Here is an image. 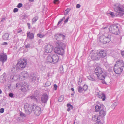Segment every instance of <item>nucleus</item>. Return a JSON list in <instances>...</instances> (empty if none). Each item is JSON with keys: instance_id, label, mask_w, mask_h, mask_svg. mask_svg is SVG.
Listing matches in <instances>:
<instances>
[{"instance_id": "nucleus-5", "label": "nucleus", "mask_w": 124, "mask_h": 124, "mask_svg": "<svg viewBox=\"0 0 124 124\" xmlns=\"http://www.w3.org/2000/svg\"><path fill=\"white\" fill-rule=\"evenodd\" d=\"M32 107L30 104L28 103L25 104L24 106V110L25 113L29 114L32 112Z\"/></svg>"}, {"instance_id": "nucleus-49", "label": "nucleus", "mask_w": 124, "mask_h": 124, "mask_svg": "<svg viewBox=\"0 0 124 124\" xmlns=\"http://www.w3.org/2000/svg\"><path fill=\"white\" fill-rule=\"evenodd\" d=\"M27 25L28 26V27L29 29H30L31 28V25L29 23H27Z\"/></svg>"}, {"instance_id": "nucleus-35", "label": "nucleus", "mask_w": 124, "mask_h": 124, "mask_svg": "<svg viewBox=\"0 0 124 124\" xmlns=\"http://www.w3.org/2000/svg\"><path fill=\"white\" fill-rule=\"evenodd\" d=\"M37 36L40 38H42L43 37L44 35H43L41 34H37Z\"/></svg>"}, {"instance_id": "nucleus-61", "label": "nucleus", "mask_w": 124, "mask_h": 124, "mask_svg": "<svg viewBox=\"0 0 124 124\" xmlns=\"http://www.w3.org/2000/svg\"><path fill=\"white\" fill-rule=\"evenodd\" d=\"M2 92L1 90L0 89V94H1L2 93Z\"/></svg>"}, {"instance_id": "nucleus-17", "label": "nucleus", "mask_w": 124, "mask_h": 124, "mask_svg": "<svg viewBox=\"0 0 124 124\" xmlns=\"http://www.w3.org/2000/svg\"><path fill=\"white\" fill-rule=\"evenodd\" d=\"M98 97L101 98L102 99V100L104 101L106 99V97L104 94L101 92H99L98 94Z\"/></svg>"}, {"instance_id": "nucleus-60", "label": "nucleus", "mask_w": 124, "mask_h": 124, "mask_svg": "<svg viewBox=\"0 0 124 124\" xmlns=\"http://www.w3.org/2000/svg\"><path fill=\"white\" fill-rule=\"evenodd\" d=\"M71 90L72 91H74V89L73 88H71Z\"/></svg>"}, {"instance_id": "nucleus-11", "label": "nucleus", "mask_w": 124, "mask_h": 124, "mask_svg": "<svg viewBox=\"0 0 124 124\" xmlns=\"http://www.w3.org/2000/svg\"><path fill=\"white\" fill-rule=\"evenodd\" d=\"M123 69L122 68L114 66V71L116 74H119L123 71Z\"/></svg>"}, {"instance_id": "nucleus-47", "label": "nucleus", "mask_w": 124, "mask_h": 124, "mask_svg": "<svg viewBox=\"0 0 124 124\" xmlns=\"http://www.w3.org/2000/svg\"><path fill=\"white\" fill-rule=\"evenodd\" d=\"M30 46L29 44H27L25 46V47L26 48H27L29 47Z\"/></svg>"}, {"instance_id": "nucleus-15", "label": "nucleus", "mask_w": 124, "mask_h": 124, "mask_svg": "<svg viewBox=\"0 0 124 124\" xmlns=\"http://www.w3.org/2000/svg\"><path fill=\"white\" fill-rule=\"evenodd\" d=\"M48 99V95L46 94H43L42 96L41 101L42 102L46 103Z\"/></svg>"}, {"instance_id": "nucleus-26", "label": "nucleus", "mask_w": 124, "mask_h": 124, "mask_svg": "<svg viewBox=\"0 0 124 124\" xmlns=\"http://www.w3.org/2000/svg\"><path fill=\"white\" fill-rule=\"evenodd\" d=\"M64 95H61L58 98V101L59 102H62L64 99Z\"/></svg>"}, {"instance_id": "nucleus-29", "label": "nucleus", "mask_w": 124, "mask_h": 124, "mask_svg": "<svg viewBox=\"0 0 124 124\" xmlns=\"http://www.w3.org/2000/svg\"><path fill=\"white\" fill-rule=\"evenodd\" d=\"M23 76L24 78H27L28 76V75L27 72H24L23 73Z\"/></svg>"}, {"instance_id": "nucleus-27", "label": "nucleus", "mask_w": 124, "mask_h": 124, "mask_svg": "<svg viewBox=\"0 0 124 124\" xmlns=\"http://www.w3.org/2000/svg\"><path fill=\"white\" fill-rule=\"evenodd\" d=\"M88 78L89 80L92 81H94L95 79L94 77H93L92 76H89L87 77Z\"/></svg>"}, {"instance_id": "nucleus-23", "label": "nucleus", "mask_w": 124, "mask_h": 124, "mask_svg": "<svg viewBox=\"0 0 124 124\" xmlns=\"http://www.w3.org/2000/svg\"><path fill=\"white\" fill-rule=\"evenodd\" d=\"M11 71L13 74H15L17 72L16 68L15 67L12 68V69Z\"/></svg>"}, {"instance_id": "nucleus-33", "label": "nucleus", "mask_w": 124, "mask_h": 124, "mask_svg": "<svg viewBox=\"0 0 124 124\" xmlns=\"http://www.w3.org/2000/svg\"><path fill=\"white\" fill-rule=\"evenodd\" d=\"M55 62H57L59 60V56L57 55H55Z\"/></svg>"}, {"instance_id": "nucleus-55", "label": "nucleus", "mask_w": 124, "mask_h": 124, "mask_svg": "<svg viewBox=\"0 0 124 124\" xmlns=\"http://www.w3.org/2000/svg\"><path fill=\"white\" fill-rule=\"evenodd\" d=\"M107 27H103L102 28V29H103L104 30H105V29H107Z\"/></svg>"}, {"instance_id": "nucleus-38", "label": "nucleus", "mask_w": 124, "mask_h": 124, "mask_svg": "<svg viewBox=\"0 0 124 124\" xmlns=\"http://www.w3.org/2000/svg\"><path fill=\"white\" fill-rule=\"evenodd\" d=\"M20 115L22 117H25V114L22 112H20Z\"/></svg>"}, {"instance_id": "nucleus-16", "label": "nucleus", "mask_w": 124, "mask_h": 124, "mask_svg": "<svg viewBox=\"0 0 124 124\" xmlns=\"http://www.w3.org/2000/svg\"><path fill=\"white\" fill-rule=\"evenodd\" d=\"M106 74L105 73L103 72L102 74H101L99 76L98 75H97V77L100 80H104L105 77L106 76Z\"/></svg>"}, {"instance_id": "nucleus-21", "label": "nucleus", "mask_w": 124, "mask_h": 124, "mask_svg": "<svg viewBox=\"0 0 124 124\" xmlns=\"http://www.w3.org/2000/svg\"><path fill=\"white\" fill-rule=\"evenodd\" d=\"M27 37L29 36V38L31 39H32L34 37V34L32 33L30 34V32H29L27 33Z\"/></svg>"}, {"instance_id": "nucleus-42", "label": "nucleus", "mask_w": 124, "mask_h": 124, "mask_svg": "<svg viewBox=\"0 0 124 124\" xmlns=\"http://www.w3.org/2000/svg\"><path fill=\"white\" fill-rule=\"evenodd\" d=\"M60 2V1L59 0H55V4H58Z\"/></svg>"}, {"instance_id": "nucleus-25", "label": "nucleus", "mask_w": 124, "mask_h": 124, "mask_svg": "<svg viewBox=\"0 0 124 124\" xmlns=\"http://www.w3.org/2000/svg\"><path fill=\"white\" fill-rule=\"evenodd\" d=\"M67 107L68 108L67 109V111H69L70 109H73V106L70 104H67Z\"/></svg>"}, {"instance_id": "nucleus-58", "label": "nucleus", "mask_w": 124, "mask_h": 124, "mask_svg": "<svg viewBox=\"0 0 124 124\" xmlns=\"http://www.w3.org/2000/svg\"><path fill=\"white\" fill-rule=\"evenodd\" d=\"M5 20V18H3L1 20V21H4V20Z\"/></svg>"}, {"instance_id": "nucleus-2", "label": "nucleus", "mask_w": 124, "mask_h": 124, "mask_svg": "<svg viewBox=\"0 0 124 124\" xmlns=\"http://www.w3.org/2000/svg\"><path fill=\"white\" fill-rule=\"evenodd\" d=\"M114 10L120 16H123L124 14V6L120 4H116L114 5Z\"/></svg>"}, {"instance_id": "nucleus-45", "label": "nucleus", "mask_w": 124, "mask_h": 124, "mask_svg": "<svg viewBox=\"0 0 124 124\" xmlns=\"http://www.w3.org/2000/svg\"><path fill=\"white\" fill-rule=\"evenodd\" d=\"M18 11V9L17 8H15L13 10V12H16Z\"/></svg>"}, {"instance_id": "nucleus-18", "label": "nucleus", "mask_w": 124, "mask_h": 124, "mask_svg": "<svg viewBox=\"0 0 124 124\" xmlns=\"http://www.w3.org/2000/svg\"><path fill=\"white\" fill-rule=\"evenodd\" d=\"M99 112V116L101 117H104L106 115V112L103 109Z\"/></svg>"}, {"instance_id": "nucleus-6", "label": "nucleus", "mask_w": 124, "mask_h": 124, "mask_svg": "<svg viewBox=\"0 0 124 124\" xmlns=\"http://www.w3.org/2000/svg\"><path fill=\"white\" fill-rule=\"evenodd\" d=\"M32 108L35 115L39 116L41 112V110L39 107L33 104L32 105Z\"/></svg>"}, {"instance_id": "nucleus-36", "label": "nucleus", "mask_w": 124, "mask_h": 124, "mask_svg": "<svg viewBox=\"0 0 124 124\" xmlns=\"http://www.w3.org/2000/svg\"><path fill=\"white\" fill-rule=\"evenodd\" d=\"M109 14H110L112 17H113L115 16L114 13L113 12H110Z\"/></svg>"}, {"instance_id": "nucleus-12", "label": "nucleus", "mask_w": 124, "mask_h": 124, "mask_svg": "<svg viewBox=\"0 0 124 124\" xmlns=\"http://www.w3.org/2000/svg\"><path fill=\"white\" fill-rule=\"evenodd\" d=\"M97 54L100 57L104 58L106 56L107 52L104 50H101L99 51Z\"/></svg>"}, {"instance_id": "nucleus-13", "label": "nucleus", "mask_w": 124, "mask_h": 124, "mask_svg": "<svg viewBox=\"0 0 124 124\" xmlns=\"http://www.w3.org/2000/svg\"><path fill=\"white\" fill-rule=\"evenodd\" d=\"M53 49V46L50 45H48L45 47V51L47 53L51 52Z\"/></svg>"}, {"instance_id": "nucleus-43", "label": "nucleus", "mask_w": 124, "mask_h": 124, "mask_svg": "<svg viewBox=\"0 0 124 124\" xmlns=\"http://www.w3.org/2000/svg\"><path fill=\"white\" fill-rule=\"evenodd\" d=\"M34 77L32 78V80H35L36 79V75L35 74H33Z\"/></svg>"}, {"instance_id": "nucleus-41", "label": "nucleus", "mask_w": 124, "mask_h": 124, "mask_svg": "<svg viewBox=\"0 0 124 124\" xmlns=\"http://www.w3.org/2000/svg\"><path fill=\"white\" fill-rule=\"evenodd\" d=\"M4 110L3 108H1L0 109V113H3L4 112Z\"/></svg>"}, {"instance_id": "nucleus-54", "label": "nucleus", "mask_w": 124, "mask_h": 124, "mask_svg": "<svg viewBox=\"0 0 124 124\" xmlns=\"http://www.w3.org/2000/svg\"><path fill=\"white\" fill-rule=\"evenodd\" d=\"M22 31V30H20L19 31H17V33H19L20 32H21Z\"/></svg>"}, {"instance_id": "nucleus-28", "label": "nucleus", "mask_w": 124, "mask_h": 124, "mask_svg": "<svg viewBox=\"0 0 124 124\" xmlns=\"http://www.w3.org/2000/svg\"><path fill=\"white\" fill-rule=\"evenodd\" d=\"M38 17L37 16H35L34 17L32 20V23H34L36 22L38 20Z\"/></svg>"}, {"instance_id": "nucleus-64", "label": "nucleus", "mask_w": 124, "mask_h": 124, "mask_svg": "<svg viewBox=\"0 0 124 124\" xmlns=\"http://www.w3.org/2000/svg\"><path fill=\"white\" fill-rule=\"evenodd\" d=\"M53 2L54 3V0L53 1Z\"/></svg>"}, {"instance_id": "nucleus-53", "label": "nucleus", "mask_w": 124, "mask_h": 124, "mask_svg": "<svg viewBox=\"0 0 124 124\" xmlns=\"http://www.w3.org/2000/svg\"><path fill=\"white\" fill-rule=\"evenodd\" d=\"M112 107L114 109V108H115V106L114 104H113L112 105Z\"/></svg>"}, {"instance_id": "nucleus-22", "label": "nucleus", "mask_w": 124, "mask_h": 124, "mask_svg": "<svg viewBox=\"0 0 124 124\" xmlns=\"http://www.w3.org/2000/svg\"><path fill=\"white\" fill-rule=\"evenodd\" d=\"M56 36H58V38H60L62 37V38L63 39H64V37H65V36L62 34H56L55 36V37L56 39H57V38H56Z\"/></svg>"}, {"instance_id": "nucleus-62", "label": "nucleus", "mask_w": 124, "mask_h": 124, "mask_svg": "<svg viewBox=\"0 0 124 124\" xmlns=\"http://www.w3.org/2000/svg\"><path fill=\"white\" fill-rule=\"evenodd\" d=\"M24 86H25L24 87V88H25V87H27L26 84V85H24Z\"/></svg>"}, {"instance_id": "nucleus-4", "label": "nucleus", "mask_w": 124, "mask_h": 124, "mask_svg": "<svg viewBox=\"0 0 124 124\" xmlns=\"http://www.w3.org/2000/svg\"><path fill=\"white\" fill-rule=\"evenodd\" d=\"M110 32L116 35H118L119 34V32L117 26L115 25L110 26L109 28Z\"/></svg>"}, {"instance_id": "nucleus-24", "label": "nucleus", "mask_w": 124, "mask_h": 124, "mask_svg": "<svg viewBox=\"0 0 124 124\" xmlns=\"http://www.w3.org/2000/svg\"><path fill=\"white\" fill-rule=\"evenodd\" d=\"M9 36V35L8 34L6 33L3 36V39L5 40H7L8 39Z\"/></svg>"}, {"instance_id": "nucleus-19", "label": "nucleus", "mask_w": 124, "mask_h": 124, "mask_svg": "<svg viewBox=\"0 0 124 124\" xmlns=\"http://www.w3.org/2000/svg\"><path fill=\"white\" fill-rule=\"evenodd\" d=\"M92 119L93 121H97V122L98 121L99 122V121H98L100 119V118L99 117L98 115H95L93 116Z\"/></svg>"}, {"instance_id": "nucleus-8", "label": "nucleus", "mask_w": 124, "mask_h": 124, "mask_svg": "<svg viewBox=\"0 0 124 124\" xmlns=\"http://www.w3.org/2000/svg\"><path fill=\"white\" fill-rule=\"evenodd\" d=\"M114 66L123 68L124 67V62L122 60H119L116 62Z\"/></svg>"}, {"instance_id": "nucleus-48", "label": "nucleus", "mask_w": 124, "mask_h": 124, "mask_svg": "<svg viewBox=\"0 0 124 124\" xmlns=\"http://www.w3.org/2000/svg\"><path fill=\"white\" fill-rule=\"evenodd\" d=\"M121 54L122 56L124 57V51H122L121 52Z\"/></svg>"}, {"instance_id": "nucleus-20", "label": "nucleus", "mask_w": 124, "mask_h": 124, "mask_svg": "<svg viewBox=\"0 0 124 124\" xmlns=\"http://www.w3.org/2000/svg\"><path fill=\"white\" fill-rule=\"evenodd\" d=\"M47 62H53V58L51 56H48L47 58Z\"/></svg>"}, {"instance_id": "nucleus-9", "label": "nucleus", "mask_w": 124, "mask_h": 124, "mask_svg": "<svg viewBox=\"0 0 124 124\" xmlns=\"http://www.w3.org/2000/svg\"><path fill=\"white\" fill-rule=\"evenodd\" d=\"M94 72L95 74L99 76L101 74H102L104 72L103 69L100 67H97L95 69Z\"/></svg>"}, {"instance_id": "nucleus-44", "label": "nucleus", "mask_w": 124, "mask_h": 124, "mask_svg": "<svg viewBox=\"0 0 124 124\" xmlns=\"http://www.w3.org/2000/svg\"><path fill=\"white\" fill-rule=\"evenodd\" d=\"M65 18L64 17H63L62 19H61L60 21L58 22V24L60 23L65 19Z\"/></svg>"}, {"instance_id": "nucleus-52", "label": "nucleus", "mask_w": 124, "mask_h": 124, "mask_svg": "<svg viewBox=\"0 0 124 124\" xmlns=\"http://www.w3.org/2000/svg\"><path fill=\"white\" fill-rule=\"evenodd\" d=\"M57 88V86L55 84V90H56Z\"/></svg>"}, {"instance_id": "nucleus-34", "label": "nucleus", "mask_w": 124, "mask_h": 124, "mask_svg": "<svg viewBox=\"0 0 124 124\" xmlns=\"http://www.w3.org/2000/svg\"><path fill=\"white\" fill-rule=\"evenodd\" d=\"M88 88V86L86 85H84L83 86V88L84 90L85 91Z\"/></svg>"}, {"instance_id": "nucleus-30", "label": "nucleus", "mask_w": 124, "mask_h": 124, "mask_svg": "<svg viewBox=\"0 0 124 124\" xmlns=\"http://www.w3.org/2000/svg\"><path fill=\"white\" fill-rule=\"evenodd\" d=\"M59 72L61 73H62L64 72L63 68V66H61L59 70Z\"/></svg>"}, {"instance_id": "nucleus-31", "label": "nucleus", "mask_w": 124, "mask_h": 124, "mask_svg": "<svg viewBox=\"0 0 124 124\" xmlns=\"http://www.w3.org/2000/svg\"><path fill=\"white\" fill-rule=\"evenodd\" d=\"M30 98L31 99L37 101H38L37 99L34 95H32L30 96Z\"/></svg>"}, {"instance_id": "nucleus-39", "label": "nucleus", "mask_w": 124, "mask_h": 124, "mask_svg": "<svg viewBox=\"0 0 124 124\" xmlns=\"http://www.w3.org/2000/svg\"><path fill=\"white\" fill-rule=\"evenodd\" d=\"M23 5L21 3H19L17 5V7L18 8H21L22 6Z\"/></svg>"}, {"instance_id": "nucleus-57", "label": "nucleus", "mask_w": 124, "mask_h": 124, "mask_svg": "<svg viewBox=\"0 0 124 124\" xmlns=\"http://www.w3.org/2000/svg\"><path fill=\"white\" fill-rule=\"evenodd\" d=\"M102 83L103 84H106V82L105 81H102Z\"/></svg>"}, {"instance_id": "nucleus-32", "label": "nucleus", "mask_w": 124, "mask_h": 124, "mask_svg": "<svg viewBox=\"0 0 124 124\" xmlns=\"http://www.w3.org/2000/svg\"><path fill=\"white\" fill-rule=\"evenodd\" d=\"M70 10V8H67L65 10L64 12L65 15H67Z\"/></svg>"}, {"instance_id": "nucleus-63", "label": "nucleus", "mask_w": 124, "mask_h": 124, "mask_svg": "<svg viewBox=\"0 0 124 124\" xmlns=\"http://www.w3.org/2000/svg\"><path fill=\"white\" fill-rule=\"evenodd\" d=\"M23 86H22V90H23Z\"/></svg>"}, {"instance_id": "nucleus-50", "label": "nucleus", "mask_w": 124, "mask_h": 124, "mask_svg": "<svg viewBox=\"0 0 124 124\" xmlns=\"http://www.w3.org/2000/svg\"><path fill=\"white\" fill-rule=\"evenodd\" d=\"M80 7V4H78L77 5L76 7L77 8H79Z\"/></svg>"}, {"instance_id": "nucleus-7", "label": "nucleus", "mask_w": 124, "mask_h": 124, "mask_svg": "<svg viewBox=\"0 0 124 124\" xmlns=\"http://www.w3.org/2000/svg\"><path fill=\"white\" fill-rule=\"evenodd\" d=\"M111 36L108 35L107 37L103 35H101L100 37V41L103 44H106L110 41Z\"/></svg>"}, {"instance_id": "nucleus-3", "label": "nucleus", "mask_w": 124, "mask_h": 124, "mask_svg": "<svg viewBox=\"0 0 124 124\" xmlns=\"http://www.w3.org/2000/svg\"><path fill=\"white\" fill-rule=\"evenodd\" d=\"M27 62V60L26 59H20L17 61L16 66L19 69H23L26 66Z\"/></svg>"}, {"instance_id": "nucleus-10", "label": "nucleus", "mask_w": 124, "mask_h": 124, "mask_svg": "<svg viewBox=\"0 0 124 124\" xmlns=\"http://www.w3.org/2000/svg\"><path fill=\"white\" fill-rule=\"evenodd\" d=\"M104 106L102 104L98 103L95 106V111L98 112L103 109Z\"/></svg>"}, {"instance_id": "nucleus-51", "label": "nucleus", "mask_w": 124, "mask_h": 124, "mask_svg": "<svg viewBox=\"0 0 124 124\" xmlns=\"http://www.w3.org/2000/svg\"><path fill=\"white\" fill-rule=\"evenodd\" d=\"M69 19V17H68L67 19L64 21V23H67L68 20V19Z\"/></svg>"}, {"instance_id": "nucleus-37", "label": "nucleus", "mask_w": 124, "mask_h": 124, "mask_svg": "<svg viewBox=\"0 0 124 124\" xmlns=\"http://www.w3.org/2000/svg\"><path fill=\"white\" fill-rule=\"evenodd\" d=\"M50 85V82L49 81H47L45 84V86H48Z\"/></svg>"}, {"instance_id": "nucleus-1", "label": "nucleus", "mask_w": 124, "mask_h": 124, "mask_svg": "<svg viewBox=\"0 0 124 124\" xmlns=\"http://www.w3.org/2000/svg\"><path fill=\"white\" fill-rule=\"evenodd\" d=\"M56 47L55 48V52L59 55H62L64 54V51L63 48L65 47L64 44L60 42L56 44Z\"/></svg>"}, {"instance_id": "nucleus-59", "label": "nucleus", "mask_w": 124, "mask_h": 124, "mask_svg": "<svg viewBox=\"0 0 124 124\" xmlns=\"http://www.w3.org/2000/svg\"><path fill=\"white\" fill-rule=\"evenodd\" d=\"M34 1V0H29V1L31 2H32Z\"/></svg>"}, {"instance_id": "nucleus-14", "label": "nucleus", "mask_w": 124, "mask_h": 124, "mask_svg": "<svg viewBox=\"0 0 124 124\" xmlns=\"http://www.w3.org/2000/svg\"><path fill=\"white\" fill-rule=\"evenodd\" d=\"M7 55L4 54H0V61L3 62H5L7 60Z\"/></svg>"}, {"instance_id": "nucleus-40", "label": "nucleus", "mask_w": 124, "mask_h": 124, "mask_svg": "<svg viewBox=\"0 0 124 124\" xmlns=\"http://www.w3.org/2000/svg\"><path fill=\"white\" fill-rule=\"evenodd\" d=\"M78 92H81L82 91V88L81 87H79L78 88Z\"/></svg>"}, {"instance_id": "nucleus-56", "label": "nucleus", "mask_w": 124, "mask_h": 124, "mask_svg": "<svg viewBox=\"0 0 124 124\" xmlns=\"http://www.w3.org/2000/svg\"><path fill=\"white\" fill-rule=\"evenodd\" d=\"M7 43L6 42H4L3 44H2L3 45H7Z\"/></svg>"}, {"instance_id": "nucleus-46", "label": "nucleus", "mask_w": 124, "mask_h": 124, "mask_svg": "<svg viewBox=\"0 0 124 124\" xmlns=\"http://www.w3.org/2000/svg\"><path fill=\"white\" fill-rule=\"evenodd\" d=\"M8 95L9 96L12 97L13 96V94L12 93H10Z\"/></svg>"}]
</instances>
